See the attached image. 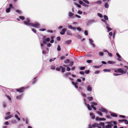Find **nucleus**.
Returning a JSON list of instances; mask_svg holds the SVG:
<instances>
[{"mask_svg": "<svg viewBox=\"0 0 128 128\" xmlns=\"http://www.w3.org/2000/svg\"><path fill=\"white\" fill-rule=\"evenodd\" d=\"M15 118L18 120L20 121V118L19 117L18 115L17 114H15Z\"/></svg>", "mask_w": 128, "mask_h": 128, "instance_id": "nucleus-26", "label": "nucleus"}, {"mask_svg": "<svg viewBox=\"0 0 128 128\" xmlns=\"http://www.w3.org/2000/svg\"><path fill=\"white\" fill-rule=\"evenodd\" d=\"M32 84L33 85L36 82L37 80H32Z\"/></svg>", "mask_w": 128, "mask_h": 128, "instance_id": "nucleus-39", "label": "nucleus"}, {"mask_svg": "<svg viewBox=\"0 0 128 128\" xmlns=\"http://www.w3.org/2000/svg\"><path fill=\"white\" fill-rule=\"evenodd\" d=\"M86 62L88 64H90L92 62V60H86Z\"/></svg>", "mask_w": 128, "mask_h": 128, "instance_id": "nucleus-54", "label": "nucleus"}, {"mask_svg": "<svg viewBox=\"0 0 128 128\" xmlns=\"http://www.w3.org/2000/svg\"><path fill=\"white\" fill-rule=\"evenodd\" d=\"M23 95V94H22L19 95L18 96H16V99H18V100L22 98Z\"/></svg>", "mask_w": 128, "mask_h": 128, "instance_id": "nucleus-13", "label": "nucleus"}, {"mask_svg": "<svg viewBox=\"0 0 128 128\" xmlns=\"http://www.w3.org/2000/svg\"><path fill=\"white\" fill-rule=\"evenodd\" d=\"M10 11V8H7L6 10V12L7 13H8Z\"/></svg>", "mask_w": 128, "mask_h": 128, "instance_id": "nucleus-41", "label": "nucleus"}, {"mask_svg": "<svg viewBox=\"0 0 128 128\" xmlns=\"http://www.w3.org/2000/svg\"><path fill=\"white\" fill-rule=\"evenodd\" d=\"M60 68H62V72H64L65 71L66 68L64 67H62L61 66H60Z\"/></svg>", "mask_w": 128, "mask_h": 128, "instance_id": "nucleus-22", "label": "nucleus"}, {"mask_svg": "<svg viewBox=\"0 0 128 128\" xmlns=\"http://www.w3.org/2000/svg\"><path fill=\"white\" fill-rule=\"evenodd\" d=\"M74 4L79 8H80L81 7V6L80 5L76 3H74Z\"/></svg>", "mask_w": 128, "mask_h": 128, "instance_id": "nucleus-40", "label": "nucleus"}, {"mask_svg": "<svg viewBox=\"0 0 128 128\" xmlns=\"http://www.w3.org/2000/svg\"><path fill=\"white\" fill-rule=\"evenodd\" d=\"M67 34L68 35H70V36H72V34L71 33V32L70 30H68L67 31Z\"/></svg>", "mask_w": 128, "mask_h": 128, "instance_id": "nucleus-23", "label": "nucleus"}, {"mask_svg": "<svg viewBox=\"0 0 128 128\" xmlns=\"http://www.w3.org/2000/svg\"><path fill=\"white\" fill-rule=\"evenodd\" d=\"M109 26H110L108 24V26H107L106 27V29L108 30L107 32H109L110 31L112 30V29L111 28L109 27Z\"/></svg>", "mask_w": 128, "mask_h": 128, "instance_id": "nucleus-15", "label": "nucleus"}, {"mask_svg": "<svg viewBox=\"0 0 128 128\" xmlns=\"http://www.w3.org/2000/svg\"><path fill=\"white\" fill-rule=\"evenodd\" d=\"M106 120V119L104 118H100V121L103 120L105 121Z\"/></svg>", "mask_w": 128, "mask_h": 128, "instance_id": "nucleus-51", "label": "nucleus"}, {"mask_svg": "<svg viewBox=\"0 0 128 128\" xmlns=\"http://www.w3.org/2000/svg\"><path fill=\"white\" fill-rule=\"evenodd\" d=\"M60 67H57L56 68V70L57 71H59L60 70Z\"/></svg>", "mask_w": 128, "mask_h": 128, "instance_id": "nucleus-60", "label": "nucleus"}, {"mask_svg": "<svg viewBox=\"0 0 128 128\" xmlns=\"http://www.w3.org/2000/svg\"><path fill=\"white\" fill-rule=\"evenodd\" d=\"M99 125L100 126H102V128H103V127L105 126L104 125V123L102 122H100L99 123Z\"/></svg>", "mask_w": 128, "mask_h": 128, "instance_id": "nucleus-30", "label": "nucleus"}, {"mask_svg": "<svg viewBox=\"0 0 128 128\" xmlns=\"http://www.w3.org/2000/svg\"><path fill=\"white\" fill-rule=\"evenodd\" d=\"M104 19L105 20H108V16L106 15H104Z\"/></svg>", "mask_w": 128, "mask_h": 128, "instance_id": "nucleus-38", "label": "nucleus"}, {"mask_svg": "<svg viewBox=\"0 0 128 128\" xmlns=\"http://www.w3.org/2000/svg\"><path fill=\"white\" fill-rule=\"evenodd\" d=\"M90 115L91 116L92 119H94L95 118V116L93 114L92 112H90Z\"/></svg>", "mask_w": 128, "mask_h": 128, "instance_id": "nucleus-21", "label": "nucleus"}, {"mask_svg": "<svg viewBox=\"0 0 128 128\" xmlns=\"http://www.w3.org/2000/svg\"><path fill=\"white\" fill-rule=\"evenodd\" d=\"M92 55L90 54H86V56L88 57H91L92 56Z\"/></svg>", "mask_w": 128, "mask_h": 128, "instance_id": "nucleus-58", "label": "nucleus"}, {"mask_svg": "<svg viewBox=\"0 0 128 128\" xmlns=\"http://www.w3.org/2000/svg\"><path fill=\"white\" fill-rule=\"evenodd\" d=\"M98 54L100 56H103L104 55V54L102 52H99L98 53Z\"/></svg>", "mask_w": 128, "mask_h": 128, "instance_id": "nucleus-28", "label": "nucleus"}, {"mask_svg": "<svg viewBox=\"0 0 128 128\" xmlns=\"http://www.w3.org/2000/svg\"><path fill=\"white\" fill-rule=\"evenodd\" d=\"M12 116L13 115L12 114H11L8 116L5 117L4 119L6 120H7L9 118H12Z\"/></svg>", "mask_w": 128, "mask_h": 128, "instance_id": "nucleus-14", "label": "nucleus"}, {"mask_svg": "<svg viewBox=\"0 0 128 128\" xmlns=\"http://www.w3.org/2000/svg\"><path fill=\"white\" fill-rule=\"evenodd\" d=\"M119 116L120 117L122 118H126V116H123L122 115H120Z\"/></svg>", "mask_w": 128, "mask_h": 128, "instance_id": "nucleus-62", "label": "nucleus"}, {"mask_svg": "<svg viewBox=\"0 0 128 128\" xmlns=\"http://www.w3.org/2000/svg\"><path fill=\"white\" fill-rule=\"evenodd\" d=\"M114 72H119L122 74H126V73L127 71L126 70H124L122 68H120L119 69H114Z\"/></svg>", "mask_w": 128, "mask_h": 128, "instance_id": "nucleus-2", "label": "nucleus"}, {"mask_svg": "<svg viewBox=\"0 0 128 128\" xmlns=\"http://www.w3.org/2000/svg\"><path fill=\"white\" fill-rule=\"evenodd\" d=\"M16 12L19 14H21L22 13V12L21 11L19 10H16Z\"/></svg>", "mask_w": 128, "mask_h": 128, "instance_id": "nucleus-45", "label": "nucleus"}, {"mask_svg": "<svg viewBox=\"0 0 128 128\" xmlns=\"http://www.w3.org/2000/svg\"><path fill=\"white\" fill-rule=\"evenodd\" d=\"M116 54L117 56L118 57L117 60L119 61H122V57L118 53H116Z\"/></svg>", "mask_w": 128, "mask_h": 128, "instance_id": "nucleus-8", "label": "nucleus"}, {"mask_svg": "<svg viewBox=\"0 0 128 128\" xmlns=\"http://www.w3.org/2000/svg\"><path fill=\"white\" fill-rule=\"evenodd\" d=\"M57 50L58 51H60L61 50L60 46L59 45H58V47L57 48Z\"/></svg>", "mask_w": 128, "mask_h": 128, "instance_id": "nucleus-43", "label": "nucleus"}, {"mask_svg": "<svg viewBox=\"0 0 128 128\" xmlns=\"http://www.w3.org/2000/svg\"><path fill=\"white\" fill-rule=\"evenodd\" d=\"M102 1L101 0H98L94 2V3H96V4H101L102 3Z\"/></svg>", "mask_w": 128, "mask_h": 128, "instance_id": "nucleus-27", "label": "nucleus"}, {"mask_svg": "<svg viewBox=\"0 0 128 128\" xmlns=\"http://www.w3.org/2000/svg\"><path fill=\"white\" fill-rule=\"evenodd\" d=\"M96 112L97 114L100 116H102L103 115L102 114L100 111H96Z\"/></svg>", "mask_w": 128, "mask_h": 128, "instance_id": "nucleus-32", "label": "nucleus"}, {"mask_svg": "<svg viewBox=\"0 0 128 128\" xmlns=\"http://www.w3.org/2000/svg\"><path fill=\"white\" fill-rule=\"evenodd\" d=\"M30 22V18H26V21H24L23 23L25 25L27 26H31L36 28H39V27L40 26V25L38 22L32 23Z\"/></svg>", "mask_w": 128, "mask_h": 128, "instance_id": "nucleus-1", "label": "nucleus"}, {"mask_svg": "<svg viewBox=\"0 0 128 128\" xmlns=\"http://www.w3.org/2000/svg\"><path fill=\"white\" fill-rule=\"evenodd\" d=\"M7 102H3L2 103V105L3 107L4 108H6L7 106Z\"/></svg>", "mask_w": 128, "mask_h": 128, "instance_id": "nucleus-12", "label": "nucleus"}, {"mask_svg": "<svg viewBox=\"0 0 128 128\" xmlns=\"http://www.w3.org/2000/svg\"><path fill=\"white\" fill-rule=\"evenodd\" d=\"M19 18L21 20H24L25 19V17L23 16H19Z\"/></svg>", "mask_w": 128, "mask_h": 128, "instance_id": "nucleus-37", "label": "nucleus"}, {"mask_svg": "<svg viewBox=\"0 0 128 128\" xmlns=\"http://www.w3.org/2000/svg\"><path fill=\"white\" fill-rule=\"evenodd\" d=\"M101 21L103 23H104L106 24V25L108 26V24L107 23L106 21L105 20L102 19L101 20Z\"/></svg>", "mask_w": 128, "mask_h": 128, "instance_id": "nucleus-19", "label": "nucleus"}, {"mask_svg": "<svg viewBox=\"0 0 128 128\" xmlns=\"http://www.w3.org/2000/svg\"><path fill=\"white\" fill-rule=\"evenodd\" d=\"M87 99L89 101H90L92 100L93 98L92 97L88 96L87 98Z\"/></svg>", "mask_w": 128, "mask_h": 128, "instance_id": "nucleus-33", "label": "nucleus"}, {"mask_svg": "<svg viewBox=\"0 0 128 128\" xmlns=\"http://www.w3.org/2000/svg\"><path fill=\"white\" fill-rule=\"evenodd\" d=\"M56 58H51L49 60V62H52V61H54L55 60Z\"/></svg>", "mask_w": 128, "mask_h": 128, "instance_id": "nucleus-44", "label": "nucleus"}, {"mask_svg": "<svg viewBox=\"0 0 128 128\" xmlns=\"http://www.w3.org/2000/svg\"><path fill=\"white\" fill-rule=\"evenodd\" d=\"M108 64H116L115 62L114 61H108Z\"/></svg>", "mask_w": 128, "mask_h": 128, "instance_id": "nucleus-16", "label": "nucleus"}, {"mask_svg": "<svg viewBox=\"0 0 128 128\" xmlns=\"http://www.w3.org/2000/svg\"><path fill=\"white\" fill-rule=\"evenodd\" d=\"M77 30L78 31H81L82 29L81 28L79 27H78L76 28Z\"/></svg>", "mask_w": 128, "mask_h": 128, "instance_id": "nucleus-57", "label": "nucleus"}, {"mask_svg": "<svg viewBox=\"0 0 128 128\" xmlns=\"http://www.w3.org/2000/svg\"><path fill=\"white\" fill-rule=\"evenodd\" d=\"M66 28H64L62 30V31L60 32V34L62 35H63L65 34V32L66 31Z\"/></svg>", "mask_w": 128, "mask_h": 128, "instance_id": "nucleus-9", "label": "nucleus"}, {"mask_svg": "<svg viewBox=\"0 0 128 128\" xmlns=\"http://www.w3.org/2000/svg\"><path fill=\"white\" fill-rule=\"evenodd\" d=\"M96 22V21L94 20H88L86 23V25L87 26H88L93 23Z\"/></svg>", "mask_w": 128, "mask_h": 128, "instance_id": "nucleus-3", "label": "nucleus"}, {"mask_svg": "<svg viewBox=\"0 0 128 128\" xmlns=\"http://www.w3.org/2000/svg\"><path fill=\"white\" fill-rule=\"evenodd\" d=\"M103 71L104 72H109L111 71V70L109 69H104L103 70Z\"/></svg>", "mask_w": 128, "mask_h": 128, "instance_id": "nucleus-31", "label": "nucleus"}, {"mask_svg": "<svg viewBox=\"0 0 128 128\" xmlns=\"http://www.w3.org/2000/svg\"><path fill=\"white\" fill-rule=\"evenodd\" d=\"M98 124L97 123H94L92 124V127L93 128H95L98 125Z\"/></svg>", "mask_w": 128, "mask_h": 128, "instance_id": "nucleus-20", "label": "nucleus"}, {"mask_svg": "<svg viewBox=\"0 0 128 128\" xmlns=\"http://www.w3.org/2000/svg\"><path fill=\"white\" fill-rule=\"evenodd\" d=\"M70 73H68L64 75V76L65 77H67L69 75H70Z\"/></svg>", "mask_w": 128, "mask_h": 128, "instance_id": "nucleus-59", "label": "nucleus"}, {"mask_svg": "<svg viewBox=\"0 0 128 128\" xmlns=\"http://www.w3.org/2000/svg\"><path fill=\"white\" fill-rule=\"evenodd\" d=\"M110 115L114 117H117L118 116L117 114L113 112H111Z\"/></svg>", "mask_w": 128, "mask_h": 128, "instance_id": "nucleus-17", "label": "nucleus"}, {"mask_svg": "<svg viewBox=\"0 0 128 128\" xmlns=\"http://www.w3.org/2000/svg\"><path fill=\"white\" fill-rule=\"evenodd\" d=\"M113 124H108L103 127V128H112L113 126Z\"/></svg>", "mask_w": 128, "mask_h": 128, "instance_id": "nucleus-7", "label": "nucleus"}, {"mask_svg": "<svg viewBox=\"0 0 128 128\" xmlns=\"http://www.w3.org/2000/svg\"><path fill=\"white\" fill-rule=\"evenodd\" d=\"M81 94L83 98L84 97H86V94H84L83 93H81Z\"/></svg>", "mask_w": 128, "mask_h": 128, "instance_id": "nucleus-42", "label": "nucleus"}, {"mask_svg": "<svg viewBox=\"0 0 128 128\" xmlns=\"http://www.w3.org/2000/svg\"><path fill=\"white\" fill-rule=\"evenodd\" d=\"M47 42H48L50 41V38H47L45 40Z\"/></svg>", "mask_w": 128, "mask_h": 128, "instance_id": "nucleus-56", "label": "nucleus"}, {"mask_svg": "<svg viewBox=\"0 0 128 128\" xmlns=\"http://www.w3.org/2000/svg\"><path fill=\"white\" fill-rule=\"evenodd\" d=\"M91 105H92L94 106H96L98 105V104L95 102H92Z\"/></svg>", "mask_w": 128, "mask_h": 128, "instance_id": "nucleus-34", "label": "nucleus"}, {"mask_svg": "<svg viewBox=\"0 0 128 128\" xmlns=\"http://www.w3.org/2000/svg\"><path fill=\"white\" fill-rule=\"evenodd\" d=\"M68 28L69 29H72L73 30L76 29V28L75 27H73L71 25H69L68 26Z\"/></svg>", "mask_w": 128, "mask_h": 128, "instance_id": "nucleus-18", "label": "nucleus"}, {"mask_svg": "<svg viewBox=\"0 0 128 128\" xmlns=\"http://www.w3.org/2000/svg\"><path fill=\"white\" fill-rule=\"evenodd\" d=\"M86 90L90 92L92 90V88L90 85L88 86L86 88Z\"/></svg>", "mask_w": 128, "mask_h": 128, "instance_id": "nucleus-10", "label": "nucleus"}, {"mask_svg": "<svg viewBox=\"0 0 128 128\" xmlns=\"http://www.w3.org/2000/svg\"><path fill=\"white\" fill-rule=\"evenodd\" d=\"M71 42V40H68L65 42L66 44H69Z\"/></svg>", "mask_w": 128, "mask_h": 128, "instance_id": "nucleus-46", "label": "nucleus"}, {"mask_svg": "<svg viewBox=\"0 0 128 128\" xmlns=\"http://www.w3.org/2000/svg\"><path fill=\"white\" fill-rule=\"evenodd\" d=\"M87 108H88V109L89 110H92V108L91 107H90V105L89 104H87Z\"/></svg>", "mask_w": 128, "mask_h": 128, "instance_id": "nucleus-29", "label": "nucleus"}, {"mask_svg": "<svg viewBox=\"0 0 128 128\" xmlns=\"http://www.w3.org/2000/svg\"><path fill=\"white\" fill-rule=\"evenodd\" d=\"M82 13V12L80 10H78V13L79 14H81Z\"/></svg>", "mask_w": 128, "mask_h": 128, "instance_id": "nucleus-64", "label": "nucleus"}, {"mask_svg": "<svg viewBox=\"0 0 128 128\" xmlns=\"http://www.w3.org/2000/svg\"><path fill=\"white\" fill-rule=\"evenodd\" d=\"M56 67L55 66L52 65L51 66V68L52 69L54 70L55 69Z\"/></svg>", "mask_w": 128, "mask_h": 128, "instance_id": "nucleus-52", "label": "nucleus"}, {"mask_svg": "<svg viewBox=\"0 0 128 128\" xmlns=\"http://www.w3.org/2000/svg\"><path fill=\"white\" fill-rule=\"evenodd\" d=\"M74 14L71 12H68V15L70 18H74Z\"/></svg>", "mask_w": 128, "mask_h": 128, "instance_id": "nucleus-6", "label": "nucleus"}, {"mask_svg": "<svg viewBox=\"0 0 128 128\" xmlns=\"http://www.w3.org/2000/svg\"><path fill=\"white\" fill-rule=\"evenodd\" d=\"M25 88L24 87H22L19 88L18 89H16V91L18 92H19L21 93L23 92Z\"/></svg>", "mask_w": 128, "mask_h": 128, "instance_id": "nucleus-5", "label": "nucleus"}, {"mask_svg": "<svg viewBox=\"0 0 128 128\" xmlns=\"http://www.w3.org/2000/svg\"><path fill=\"white\" fill-rule=\"evenodd\" d=\"M40 45L41 47L43 49L44 47V46L43 44L41 42L40 43Z\"/></svg>", "mask_w": 128, "mask_h": 128, "instance_id": "nucleus-61", "label": "nucleus"}, {"mask_svg": "<svg viewBox=\"0 0 128 128\" xmlns=\"http://www.w3.org/2000/svg\"><path fill=\"white\" fill-rule=\"evenodd\" d=\"M11 122L12 124H16L17 123V122L16 120H12L11 121Z\"/></svg>", "mask_w": 128, "mask_h": 128, "instance_id": "nucleus-36", "label": "nucleus"}, {"mask_svg": "<svg viewBox=\"0 0 128 128\" xmlns=\"http://www.w3.org/2000/svg\"><path fill=\"white\" fill-rule=\"evenodd\" d=\"M29 119L28 118H26V124H28V123Z\"/></svg>", "mask_w": 128, "mask_h": 128, "instance_id": "nucleus-53", "label": "nucleus"}, {"mask_svg": "<svg viewBox=\"0 0 128 128\" xmlns=\"http://www.w3.org/2000/svg\"><path fill=\"white\" fill-rule=\"evenodd\" d=\"M9 8H13V5L12 4H10V5H9Z\"/></svg>", "mask_w": 128, "mask_h": 128, "instance_id": "nucleus-55", "label": "nucleus"}, {"mask_svg": "<svg viewBox=\"0 0 128 128\" xmlns=\"http://www.w3.org/2000/svg\"><path fill=\"white\" fill-rule=\"evenodd\" d=\"M90 44L92 46V47L93 48H94L95 46V45L93 43L90 42Z\"/></svg>", "mask_w": 128, "mask_h": 128, "instance_id": "nucleus-50", "label": "nucleus"}, {"mask_svg": "<svg viewBox=\"0 0 128 128\" xmlns=\"http://www.w3.org/2000/svg\"><path fill=\"white\" fill-rule=\"evenodd\" d=\"M104 6L106 8H108L109 7V4L107 3H106L104 4Z\"/></svg>", "mask_w": 128, "mask_h": 128, "instance_id": "nucleus-25", "label": "nucleus"}, {"mask_svg": "<svg viewBox=\"0 0 128 128\" xmlns=\"http://www.w3.org/2000/svg\"><path fill=\"white\" fill-rule=\"evenodd\" d=\"M97 15L98 16H99L100 18H102L103 17L102 14L100 13H98Z\"/></svg>", "mask_w": 128, "mask_h": 128, "instance_id": "nucleus-48", "label": "nucleus"}, {"mask_svg": "<svg viewBox=\"0 0 128 128\" xmlns=\"http://www.w3.org/2000/svg\"><path fill=\"white\" fill-rule=\"evenodd\" d=\"M74 63V62L73 61H72L69 64V66L70 67L72 66H73Z\"/></svg>", "mask_w": 128, "mask_h": 128, "instance_id": "nucleus-35", "label": "nucleus"}, {"mask_svg": "<svg viewBox=\"0 0 128 128\" xmlns=\"http://www.w3.org/2000/svg\"><path fill=\"white\" fill-rule=\"evenodd\" d=\"M85 68V67L84 66H82L80 68V69L81 70H84Z\"/></svg>", "mask_w": 128, "mask_h": 128, "instance_id": "nucleus-63", "label": "nucleus"}, {"mask_svg": "<svg viewBox=\"0 0 128 128\" xmlns=\"http://www.w3.org/2000/svg\"><path fill=\"white\" fill-rule=\"evenodd\" d=\"M72 84L74 85V87L76 88V89H78V86L77 85L78 84V83H77V82H76V83H75L74 82L72 81Z\"/></svg>", "mask_w": 128, "mask_h": 128, "instance_id": "nucleus-11", "label": "nucleus"}, {"mask_svg": "<svg viewBox=\"0 0 128 128\" xmlns=\"http://www.w3.org/2000/svg\"><path fill=\"white\" fill-rule=\"evenodd\" d=\"M84 34L86 36H87L88 35V33L87 30H85L84 32Z\"/></svg>", "mask_w": 128, "mask_h": 128, "instance_id": "nucleus-49", "label": "nucleus"}, {"mask_svg": "<svg viewBox=\"0 0 128 128\" xmlns=\"http://www.w3.org/2000/svg\"><path fill=\"white\" fill-rule=\"evenodd\" d=\"M70 62V60L68 59L67 58L64 61V62L65 64H67Z\"/></svg>", "mask_w": 128, "mask_h": 128, "instance_id": "nucleus-24", "label": "nucleus"}, {"mask_svg": "<svg viewBox=\"0 0 128 128\" xmlns=\"http://www.w3.org/2000/svg\"><path fill=\"white\" fill-rule=\"evenodd\" d=\"M99 110L102 112H105L106 114H107L108 113V110L104 108L101 107L99 109Z\"/></svg>", "mask_w": 128, "mask_h": 128, "instance_id": "nucleus-4", "label": "nucleus"}, {"mask_svg": "<svg viewBox=\"0 0 128 128\" xmlns=\"http://www.w3.org/2000/svg\"><path fill=\"white\" fill-rule=\"evenodd\" d=\"M6 96L7 98L9 100H10L11 98L8 95H6Z\"/></svg>", "mask_w": 128, "mask_h": 128, "instance_id": "nucleus-47", "label": "nucleus"}]
</instances>
